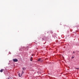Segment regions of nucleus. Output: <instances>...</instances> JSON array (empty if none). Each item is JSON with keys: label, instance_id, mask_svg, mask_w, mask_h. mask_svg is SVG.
Masks as SVG:
<instances>
[{"label": "nucleus", "instance_id": "obj_2", "mask_svg": "<svg viewBox=\"0 0 79 79\" xmlns=\"http://www.w3.org/2000/svg\"><path fill=\"white\" fill-rule=\"evenodd\" d=\"M23 73H24V72L23 71H22V73L21 74V75H20V73H19L18 74L19 77H21V76H22V74H23Z\"/></svg>", "mask_w": 79, "mask_h": 79}, {"label": "nucleus", "instance_id": "obj_8", "mask_svg": "<svg viewBox=\"0 0 79 79\" xmlns=\"http://www.w3.org/2000/svg\"><path fill=\"white\" fill-rule=\"evenodd\" d=\"M73 53H75V52H74H74H73Z\"/></svg>", "mask_w": 79, "mask_h": 79}, {"label": "nucleus", "instance_id": "obj_1", "mask_svg": "<svg viewBox=\"0 0 79 79\" xmlns=\"http://www.w3.org/2000/svg\"><path fill=\"white\" fill-rule=\"evenodd\" d=\"M38 61H40V62H42L43 60H42L41 59H38V60H37Z\"/></svg>", "mask_w": 79, "mask_h": 79}, {"label": "nucleus", "instance_id": "obj_5", "mask_svg": "<svg viewBox=\"0 0 79 79\" xmlns=\"http://www.w3.org/2000/svg\"><path fill=\"white\" fill-rule=\"evenodd\" d=\"M30 61H32V57H31L30 59Z\"/></svg>", "mask_w": 79, "mask_h": 79}, {"label": "nucleus", "instance_id": "obj_6", "mask_svg": "<svg viewBox=\"0 0 79 79\" xmlns=\"http://www.w3.org/2000/svg\"><path fill=\"white\" fill-rule=\"evenodd\" d=\"M22 69H23V70L24 71L25 70V69H26V68H23Z\"/></svg>", "mask_w": 79, "mask_h": 79}, {"label": "nucleus", "instance_id": "obj_9", "mask_svg": "<svg viewBox=\"0 0 79 79\" xmlns=\"http://www.w3.org/2000/svg\"><path fill=\"white\" fill-rule=\"evenodd\" d=\"M79 69L77 68V69Z\"/></svg>", "mask_w": 79, "mask_h": 79}, {"label": "nucleus", "instance_id": "obj_3", "mask_svg": "<svg viewBox=\"0 0 79 79\" xmlns=\"http://www.w3.org/2000/svg\"><path fill=\"white\" fill-rule=\"evenodd\" d=\"M13 60L14 62H17L18 61L17 59H13Z\"/></svg>", "mask_w": 79, "mask_h": 79}, {"label": "nucleus", "instance_id": "obj_11", "mask_svg": "<svg viewBox=\"0 0 79 79\" xmlns=\"http://www.w3.org/2000/svg\"><path fill=\"white\" fill-rule=\"evenodd\" d=\"M33 55H33H33H32V56H33Z\"/></svg>", "mask_w": 79, "mask_h": 79}, {"label": "nucleus", "instance_id": "obj_4", "mask_svg": "<svg viewBox=\"0 0 79 79\" xmlns=\"http://www.w3.org/2000/svg\"><path fill=\"white\" fill-rule=\"evenodd\" d=\"M3 69H1L0 70V72L1 73H2V72H3Z\"/></svg>", "mask_w": 79, "mask_h": 79}, {"label": "nucleus", "instance_id": "obj_7", "mask_svg": "<svg viewBox=\"0 0 79 79\" xmlns=\"http://www.w3.org/2000/svg\"><path fill=\"white\" fill-rule=\"evenodd\" d=\"M74 58V57H72V59H73V58Z\"/></svg>", "mask_w": 79, "mask_h": 79}, {"label": "nucleus", "instance_id": "obj_10", "mask_svg": "<svg viewBox=\"0 0 79 79\" xmlns=\"http://www.w3.org/2000/svg\"><path fill=\"white\" fill-rule=\"evenodd\" d=\"M8 79H10V78H8Z\"/></svg>", "mask_w": 79, "mask_h": 79}]
</instances>
